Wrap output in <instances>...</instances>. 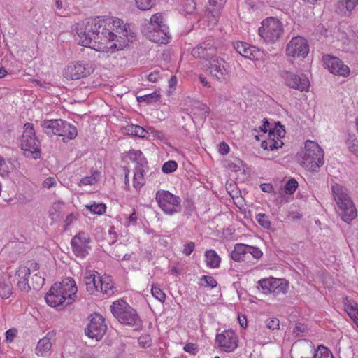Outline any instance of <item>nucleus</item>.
I'll use <instances>...</instances> for the list:
<instances>
[{
    "mask_svg": "<svg viewBox=\"0 0 358 358\" xmlns=\"http://www.w3.org/2000/svg\"><path fill=\"white\" fill-rule=\"evenodd\" d=\"M86 208L94 214L101 215L105 213L106 206L104 203H94L92 205L86 206Z\"/></svg>",
    "mask_w": 358,
    "mask_h": 358,
    "instance_id": "obj_44",
    "label": "nucleus"
},
{
    "mask_svg": "<svg viewBox=\"0 0 358 358\" xmlns=\"http://www.w3.org/2000/svg\"><path fill=\"white\" fill-rule=\"evenodd\" d=\"M184 350L185 352L194 355L197 351L196 345L194 343H187L184 346Z\"/></svg>",
    "mask_w": 358,
    "mask_h": 358,
    "instance_id": "obj_61",
    "label": "nucleus"
},
{
    "mask_svg": "<svg viewBox=\"0 0 358 358\" xmlns=\"http://www.w3.org/2000/svg\"><path fill=\"white\" fill-rule=\"evenodd\" d=\"M151 292L152 296L158 299L160 302H164L165 301L166 295L160 288L157 287H152Z\"/></svg>",
    "mask_w": 358,
    "mask_h": 358,
    "instance_id": "obj_52",
    "label": "nucleus"
},
{
    "mask_svg": "<svg viewBox=\"0 0 358 358\" xmlns=\"http://www.w3.org/2000/svg\"><path fill=\"white\" fill-rule=\"evenodd\" d=\"M151 134H152L153 137L160 140L161 141H164L166 140L164 133L161 131L152 129L151 131Z\"/></svg>",
    "mask_w": 358,
    "mask_h": 358,
    "instance_id": "obj_62",
    "label": "nucleus"
},
{
    "mask_svg": "<svg viewBox=\"0 0 358 358\" xmlns=\"http://www.w3.org/2000/svg\"><path fill=\"white\" fill-rule=\"evenodd\" d=\"M73 238H77V243L85 245L88 244L90 241V237L84 232H79Z\"/></svg>",
    "mask_w": 358,
    "mask_h": 358,
    "instance_id": "obj_56",
    "label": "nucleus"
},
{
    "mask_svg": "<svg viewBox=\"0 0 358 358\" xmlns=\"http://www.w3.org/2000/svg\"><path fill=\"white\" fill-rule=\"evenodd\" d=\"M59 129L57 135L62 136L63 141L64 142L73 139L77 136L78 131L76 127L65 121H64V124H62V126Z\"/></svg>",
    "mask_w": 358,
    "mask_h": 358,
    "instance_id": "obj_28",
    "label": "nucleus"
},
{
    "mask_svg": "<svg viewBox=\"0 0 358 358\" xmlns=\"http://www.w3.org/2000/svg\"><path fill=\"white\" fill-rule=\"evenodd\" d=\"M20 148L27 157L38 159L41 155L40 141L36 137L34 125L27 122L24 125V132L20 141Z\"/></svg>",
    "mask_w": 358,
    "mask_h": 358,
    "instance_id": "obj_5",
    "label": "nucleus"
},
{
    "mask_svg": "<svg viewBox=\"0 0 358 358\" xmlns=\"http://www.w3.org/2000/svg\"><path fill=\"white\" fill-rule=\"evenodd\" d=\"M308 327L302 323H296L293 327V334L298 337L303 336L308 331Z\"/></svg>",
    "mask_w": 358,
    "mask_h": 358,
    "instance_id": "obj_43",
    "label": "nucleus"
},
{
    "mask_svg": "<svg viewBox=\"0 0 358 358\" xmlns=\"http://www.w3.org/2000/svg\"><path fill=\"white\" fill-rule=\"evenodd\" d=\"M195 247V244L194 242L190 241L185 245L183 253L187 256L190 255V254L193 252Z\"/></svg>",
    "mask_w": 358,
    "mask_h": 358,
    "instance_id": "obj_59",
    "label": "nucleus"
},
{
    "mask_svg": "<svg viewBox=\"0 0 358 358\" xmlns=\"http://www.w3.org/2000/svg\"><path fill=\"white\" fill-rule=\"evenodd\" d=\"M258 284L264 294H271L274 296L285 295L288 289V283L285 279L265 278L259 280Z\"/></svg>",
    "mask_w": 358,
    "mask_h": 358,
    "instance_id": "obj_9",
    "label": "nucleus"
},
{
    "mask_svg": "<svg viewBox=\"0 0 358 358\" xmlns=\"http://www.w3.org/2000/svg\"><path fill=\"white\" fill-rule=\"evenodd\" d=\"M107 330L104 317L98 313L90 315V322L85 329V334L92 339L100 341Z\"/></svg>",
    "mask_w": 358,
    "mask_h": 358,
    "instance_id": "obj_10",
    "label": "nucleus"
},
{
    "mask_svg": "<svg viewBox=\"0 0 358 358\" xmlns=\"http://www.w3.org/2000/svg\"><path fill=\"white\" fill-rule=\"evenodd\" d=\"M292 350L296 358H312L315 352L313 343L306 340L295 343Z\"/></svg>",
    "mask_w": 358,
    "mask_h": 358,
    "instance_id": "obj_21",
    "label": "nucleus"
},
{
    "mask_svg": "<svg viewBox=\"0 0 358 358\" xmlns=\"http://www.w3.org/2000/svg\"><path fill=\"white\" fill-rule=\"evenodd\" d=\"M124 132L142 138H147L148 131L138 125L130 124L124 127Z\"/></svg>",
    "mask_w": 358,
    "mask_h": 358,
    "instance_id": "obj_32",
    "label": "nucleus"
},
{
    "mask_svg": "<svg viewBox=\"0 0 358 358\" xmlns=\"http://www.w3.org/2000/svg\"><path fill=\"white\" fill-rule=\"evenodd\" d=\"M29 275L30 268L27 266H20L16 271L17 286L20 290L27 292L31 289V283L29 282Z\"/></svg>",
    "mask_w": 358,
    "mask_h": 358,
    "instance_id": "obj_22",
    "label": "nucleus"
},
{
    "mask_svg": "<svg viewBox=\"0 0 358 358\" xmlns=\"http://www.w3.org/2000/svg\"><path fill=\"white\" fill-rule=\"evenodd\" d=\"M298 187V182L292 178L290 179L285 186V191L287 194H292Z\"/></svg>",
    "mask_w": 358,
    "mask_h": 358,
    "instance_id": "obj_48",
    "label": "nucleus"
},
{
    "mask_svg": "<svg viewBox=\"0 0 358 358\" xmlns=\"http://www.w3.org/2000/svg\"><path fill=\"white\" fill-rule=\"evenodd\" d=\"M125 251V245H124L122 243H119L109 251L110 256L115 259L117 260L123 259V260H128L130 259V255L129 254H124L123 255V252Z\"/></svg>",
    "mask_w": 358,
    "mask_h": 358,
    "instance_id": "obj_31",
    "label": "nucleus"
},
{
    "mask_svg": "<svg viewBox=\"0 0 358 358\" xmlns=\"http://www.w3.org/2000/svg\"><path fill=\"white\" fill-rule=\"evenodd\" d=\"M177 163L175 161L169 160L162 166V171L165 173H171L176 170Z\"/></svg>",
    "mask_w": 358,
    "mask_h": 358,
    "instance_id": "obj_47",
    "label": "nucleus"
},
{
    "mask_svg": "<svg viewBox=\"0 0 358 358\" xmlns=\"http://www.w3.org/2000/svg\"><path fill=\"white\" fill-rule=\"evenodd\" d=\"M269 125L270 123L268 122V120L264 118L263 120L262 125L259 126L258 129H255V131L256 132L262 131L263 133H266L267 131L268 130Z\"/></svg>",
    "mask_w": 358,
    "mask_h": 358,
    "instance_id": "obj_60",
    "label": "nucleus"
},
{
    "mask_svg": "<svg viewBox=\"0 0 358 358\" xmlns=\"http://www.w3.org/2000/svg\"><path fill=\"white\" fill-rule=\"evenodd\" d=\"M100 278H101V276H98L96 278L94 272L89 271L85 273L84 282L86 285V289L90 294L99 295L101 285V282H99Z\"/></svg>",
    "mask_w": 358,
    "mask_h": 358,
    "instance_id": "obj_23",
    "label": "nucleus"
},
{
    "mask_svg": "<svg viewBox=\"0 0 358 358\" xmlns=\"http://www.w3.org/2000/svg\"><path fill=\"white\" fill-rule=\"evenodd\" d=\"M234 47L241 55L250 59H255L257 53L259 52L255 47L241 41L236 42Z\"/></svg>",
    "mask_w": 358,
    "mask_h": 358,
    "instance_id": "obj_25",
    "label": "nucleus"
},
{
    "mask_svg": "<svg viewBox=\"0 0 358 358\" xmlns=\"http://www.w3.org/2000/svg\"><path fill=\"white\" fill-rule=\"evenodd\" d=\"M322 60L325 68L328 69L331 73L343 76H348L349 67L338 57L326 55L322 57Z\"/></svg>",
    "mask_w": 358,
    "mask_h": 358,
    "instance_id": "obj_17",
    "label": "nucleus"
},
{
    "mask_svg": "<svg viewBox=\"0 0 358 358\" xmlns=\"http://www.w3.org/2000/svg\"><path fill=\"white\" fill-rule=\"evenodd\" d=\"M156 0H135L136 7L141 10H149L155 4Z\"/></svg>",
    "mask_w": 358,
    "mask_h": 358,
    "instance_id": "obj_42",
    "label": "nucleus"
},
{
    "mask_svg": "<svg viewBox=\"0 0 358 358\" xmlns=\"http://www.w3.org/2000/svg\"><path fill=\"white\" fill-rule=\"evenodd\" d=\"M345 310L348 315L355 321V319H358V306L357 304H352L350 300L346 298L344 300Z\"/></svg>",
    "mask_w": 358,
    "mask_h": 358,
    "instance_id": "obj_36",
    "label": "nucleus"
},
{
    "mask_svg": "<svg viewBox=\"0 0 358 358\" xmlns=\"http://www.w3.org/2000/svg\"><path fill=\"white\" fill-rule=\"evenodd\" d=\"M334 200L338 206V213L343 221L349 223L357 215L355 206L348 196L346 189L335 184L331 187Z\"/></svg>",
    "mask_w": 358,
    "mask_h": 358,
    "instance_id": "obj_3",
    "label": "nucleus"
},
{
    "mask_svg": "<svg viewBox=\"0 0 358 358\" xmlns=\"http://www.w3.org/2000/svg\"><path fill=\"white\" fill-rule=\"evenodd\" d=\"M96 174H97V173L96 172V173H94L90 176H86V177L83 178L79 182V185H92L95 184L97 182V178L95 176Z\"/></svg>",
    "mask_w": 358,
    "mask_h": 358,
    "instance_id": "obj_50",
    "label": "nucleus"
},
{
    "mask_svg": "<svg viewBox=\"0 0 358 358\" xmlns=\"http://www.w3.org/2000/svg\"><path fill=\"white\" fill-rule=\"evenodd\" d=\"M64 124V120L61 119L44 120L41 125L43 131L48 136L57 135L59 128Z\"/></svg>",
    "mask_w": 358,
    "mask_h": 358,
    "instance_id": "obj_24",
    "label": "nucleus"
},
{
    "mask_svg": "<svg viewBox=\"0 0 358 358\" xmlns=\"http://www.w3.org/2000/svg\"><path fill=\"white\" fill-rule=\"evenodd\" d=\"M282 145L283 143L280 140V138H277V140H275V138H269L266 141H263L261 146L264 150H273L274 149L281 148Z\"/></svg>",
    "mask_w": 358,
    "mask_h": 358,
    "instance_id": "obj_35",
    "label": "nucleus"
},
{
    "mask_svg": "<svg viewBox=\"0 0 358 358\" xmlns=\"http://www.w3.org/2000/svg\"><path fill=\"white\" fill-rule=\"evenodd\" d=\"M297 161L308 171L318 172L324 164V151L315 142L307 141L304 150L297 155Z\"/></svg>",
    "mask_w": 358,
    "mask_h": 358,
    "instance_id": "obj_2",
    "label": "nucleus"
},
{
    "mask_svg": "<svg viewBox=\"0 0 358 358\" xmlns=\"http://www.w3.org/2000/svg\"><path fill=\"white\" fill-rule=\"evenodd\" d=\"M32 279H35V281H33L31 283V288L34 289H37L41 287L44 283V278L41 276H38L37 274L34 275V277Z\"/></svg>",
    "mask_w": 358,
    "mask_h": 358,
    "instance_id": "obj_57",
    "label": "nucleus"
},
{
    "mask_svg": "<svg viewBox=\"0 0 358 358\" xmlns=\"http://www.w3.org/2000/svg\"><path fill=\"white\" fill-rule=\"evenodd\" d=\"M160 94L158 91H155L154 92L148 94H145L143 96H138L136 97L138 102L139 103H146L147 104L156 103L160 99Z\"/></svg>",
    "mask_w": 358,
    "mask_h": 358,
    "instance_id": "obj_37",
    "label": "nucleus"
},
{
    "mask_svg": "<svg viewBox=\"0 0 358 358\" xmlns=\"http://www.w3.org/2000/svg\"><path fill=\"white\" fill-rule=\"evenodd\" d=\"M346 143L349 150L356 156H358V141L355 138V136H350Z\"/></svg>",
    "mask_w": 358,
    "mask_h": 358,
    "instance_id": "obj_45",
    "label": "nucleus"
},
{
    "mask_svg": "<svg viewBox=\"0 0 358 358\" xmlns=\"http://www.w3.org/2000/svg\"><path fill=\"white\" fill-rule=\"evenodd\" d=\"M281 75L288 87L301 92L308 91L310 82L304 75L299 76L288 71H283Z\"/></svg>",
    "mask_w": 358,
    "mask_h": 358,
    "instance_id": "obj_14",
    "label": "nucleus"
},
{
    "mask_svg": "<svg viewBox=\"0 0 358 358\" xmlns=\"http://www.w3.org/2000/svg\"><path fill=\"white\" fill-rule=\"evenodd\" d=\"M47 303L54 308L62 309L67 304V299L63 292L57 288V283L54 284L45 295Z\"/></svg>",
    "mask_w": 358,
    "mask_h": 358,
    "instance_id": "obj_18",
    "label": "nucleus"
},
{
    "mask_svg": "<svg viewBox=\"0 0 358 358\" xmlns=\"http://www.w3.org/2000/svg\"><path fill=\"white\" fill-rule=\"evenodd\" d=\"M284 31L282 22L278 18L270 17L264 20L259 27V35L267 43H275Z\"/></svg>",
    "mask_w": 358,
    "mask_h": 358,
    "instance_id": "obj_6",
    "label": "nucleus"
},
{
    "mask_svg": "<svg viewBox=\"0 0 358 358\" xmlns=\"http://www.w3.org/2000/svg\"><path fill=\"white\" fill-rule=\"evenodd\" d=\"M312 358H334L332 353L327 348L319 346L317 350H315L314 355Z\"/></svg>",
    "mask_w": 358,
    "mask_h": 358,
    "instance_id": "obj_41",
    "label": "nucleus"
},
{
    "mask_svg": "<svg viewBox=\"0 0 358 358\" xmlns=\"http://www.w3.org/2000/svg\"><path fill=\"white\" fill-rule=\"evenodd\" d=\"M57 288L64 293L67 299V304L72 303L76 297L78 288L75 280L71 278H66L61 282L57 283Z\"/></svg>",
    "mask_w": 358,
    "mask_h": 358,
    "instance_id": "obj_20",
    "label": "nucleus"
},
{
    "mask_svg": "<svg viewBox=\"0 0 358 358\" xmlns=\"http://www.w3.org/2000/svg\"><path fill=\"white\" fill-rule=\"evenodd\" d=\"M217 48L212 38H208L196 45L192 51L194 57L210 61L216 57Z\"/></svg>",
    "mask_w": 358,
    "mask_h": 358,
    "instance_id": "obj_15",
    "label": "nucleus"
},
{
    "mask_svg": "<svg viewBox=\"0 0 358 358\" xmlns=\"http://www.w3.org/2000/svg\"><path fill=\"white\" fill-rule=\"evenodd\" d=\"M13 293V286L9 281L0 282V296L2 299H8Z\"/></svg>",
    "mask_w": 358,
    "mask_h": 358,
    "instance_id": "obj_38",
    "label": "nucleus"
},
{
    "mask_svg": "<svg viewBox=\"0 0 358 358\" xmlns=\"http://www.w3.org/2000/svg\"><path fill=\"white\" fill-rule=\"evenodd\" d=\"M143 31L151 41L166 44L169 41V27L164 23L162 13H157L150 17L145 24Z\"/></svg>",
    "mask_w": 358,
    "mask_h": 358,
    "instance_id": "obj_4",
    "label": "nucleus"
},
{
    "mask_svg": "<svg viewBox=\"0 0 358 358\" xmlns=\"http://www.w3.org/2000/svg\"><path fill=\"white\" fill-rule=\"evenodd\" d=\"M248 245L243 243H236L231 252V257L235 262L244 261L247 255Z\"/></svg>",
    "mask_w": 358,
    "mask_h": 358,
    "instance_id": "obj_29",
    "label": "nucleus"
},
{
    "mask_svg": "<svg viewBox=\"0 0 358 358\" xmlns=\"http://www.w3.org/2000/svg\"><path fill=\"white\" fill-rule=\"evenodd\" d=\"M100 289L99 290V294H103L108 296L112 295L113 292L114 284L110 276L103 275L101 278L99 280Z\"/></svg>",
    "mask_w": 358,
    "mask_h": 358,
    "instance_id": "obj_30",
    "label": "nucleus"
},
{
    "mask_svg": "<svg viewBox=\"0 0 358 358\" xmlns=\"http://www.w3.org/2000/svg\"><path fill=\"white\" fill-rule=\"evenodd\" d=\"M156 201L166 214L173 215L180 210V199L169 191H158L156 193Z\"/></svg>",
    "mask_w": 358,
    "mask_h": 358,
    "instance_id": "obj_8",
    "label": "nucleus"
},
{
    "mask_svg": "<svg viewBox=\"0 0 358 358\" xmlns=\"http://www.w3.org/2000/svg\"><path fill=\"white\" fill-rule=\"evenodd\" d=\"M229 152V145L225 143H222L220 144L219 146V152L222 155H227Z\"/></svg>",
    "mask_w": 358,
    "mask_h": 358,
    "instance_id": "obj_63",
    "label": "nucleus"
},
{
    "mask_svg": "<svg viewBox=\"0 0 358 358\" xmlns=\"http://www.w3.org/2000/svg\"><path fill=\"white\" fill-rule=\"evenodd\" d=\"M229 66L221 57H215L206 64V71L213 78L219 80H223L229 75Z\"/></svg>",
    "mask_w": 358,
    "mask_h": 358,
    "instance_id": "obj_13",
    "label": "nucleus"
},
{
    "mask_svg": "<svg viewBox=\"0 0 358 358\" xmlns=\"http://www.w3.org/2000/svg\"><path fill=\"white\" fill-rule=\"evenodd\" d=\"M358 0H342L338 1L339 7H345L348 11H351L355 8Z\"/></svg>",
    "mask_w": 358,
    "mask_h": 358,
    "instance_id": "obj_49",
    "label": "nucleus"
},
{
    "mask_svg": "<svg viewBox=\"0 0 358 358\" xmlns=\"http://www.w3.org/2000/svg\"><path fill=\"white\" fill-rule=\"evenodd\" d=\"M267 328L269 329H278L280 325L279 320L277 318H269L265 321Z\"/></svg>",
    "mask_w": 358,
    "mask_h": 358,
    "instance_id": "obj_55",
    "label": "nucleus"
},
{
    "mask_svg": "<svg viewBox=\"0 0 358 358\" xmlns=\"http://www.w3.org/2000/svg\"><path fill=\"white\" fill-rule=\"evenodd\" d=\"M182 111L189 115L194 122L195 120L204 121L210 113V108L199 101L187 98Z\"/></svg>",
    "mask_w": 358,
    "mask_h": 358,
    "instance_id": "obj_11",
    "label": "nucleus"
},
{
    "mask_svg": "<svg viewBox=\"0 0 358 358\" xmlns=\"http://www.w3.org/2000/svg\"><path fill=\"white\" fill-rule=\"evenodd\" d=\"M201 280L204 281L206 283L205 286L210 288H214L217 285L215 278L210 275H203L201 278Z\"/></svg>",
    "mask_w": 358,
    "mask_h": 358,
    "instance_id": "obj_54",
    "label": "nucleus"
},
{
    "mask_svg": "<svg viewBox=\"0 0 358 358\" xmlns=\"http://www.w3.org/2000/svg\"><path fill=\"white\" fill-rule=\"evenodd\" d=\"M142 162H137L134 169V187L136 189L141 188L144 184V173H145V166L143 163L146 164L144 162V159L141 160Z\"/></svg>",
    "mask_w": 358,
    "mask_h": 358,
    "instance_id": "obj_27",
    "label": "nucleus"
},
{
    "mask_svg": "<svg viewBox=\"0 0 358 358\" xmlns=\"http://www.w3.org/2000/svg\"><path fill=\"white\" fill-rule=\"evenodd\" d=\"M54 336L53 332H49L45 337L40 339L36 348V353L38 355L44 356L50 350Z\"/></svg>",
    "mask_w": 358,
    "mask_h": 358,
    "instance_id": "obj_26",
    "label": "nucleus"
},
{
    "mask_svg": "<svg viewBox=\"0 0 358 358\" xmlns=\"http://www.w3.org/2000/svg\"><path fill=\"white\" fill-rule=\"evenodd\" d=\"M268 136L269 138H280L285 136V130L280 122L276 124L275 128L269 129Z\"/></svg>",
    "mask_w": 358,
    "mask_h": 358,
    "instance_id": "obj_40",
    "label": "nucleus"
},
{
    "mask_svg": "<svg viewBox=\"0 0 358 358\" xmlns=\"http://www.w3.org/2000/svg\"><path fill=\"white\" fill-rule=\"evenodd\" d=\"M220 13L219 9H213L210 10H208L207 13L206 14V17L208 20V24L207 26L209 27H214L219 19Z\"/></svg>",
    "mask_w": 358,
    "mask_h": 358,
    "instance_id": "obj_39",
    "label": "nucleus"
},
{
    "mask_svg": "<svg viewBox=\"0 0 358 358\" xmlns=\"http://www.w3.org/2000/svg\"><path fill=\"white\" fill-rule=\"evenodd\" d=\"M56 180L55 178L49 177L46 178L43 182V187L44 188L50 189L56 185Z\"/></svg>",
    "mask_w": 358,
    "mask_h": 358,
    "instance_id": "obj_58",
    "label": "nucleus"
},
{
    "mask_svg": "<svg viewBox=\"0 0 358 358\" xmlns=\"http://www.w3.org/2000/svg\"><path fill=\"white\" fill-rule=\"evenodd\" d=\"M247 255H252L255 259H259L262 256V252L259 248L248 245Z\"/></svg>",
    "mask_w": 358,
    "mask_h": 358,
    "instance_id": "obj_53",
    "label": "nucleus"
},
{
    "mask_svg": "<svg viewBox=\"0 0 358 358\" xmlns=\"http://www.w3.org/2000/svg\"><path fill=\"white\" fill-rule=\"evenodd\" d=\"M113 316L122 324L134 326L140 322L139 317L133 308L125 301L118 300L113 303L110 306Z\"/></svg>",
    "mask_w": 358,
    "mask_h": 358,
    "instance_id": "obj_7",
    "label": "nucleus"
},
{
    "mask_svg": "<svg viewBox=\"0 0 358 358\" xmlns=\"http://www.w3.org/2000/svg\"><path fill=\"white\" fill-rule=\"evenodd\" d=\"M257 222L264 229H269L271 227V222L268 217L264 213H259L256 216Z\"/></svg>",
    "mask_w": 358,
    "mask_h": 358,
    "instance_id": "obj_46",
    "label": "nucleus"
},
{
    "mask_svg": "<svg viewBox=\"0 0 358 358\" xmlns=\"http://www.w3.org/2000/svg\"><path fill=\"white\" fill-rule=\"evenodd\" d=\"M206 265L213 268L219 267L221 258L214 250H209L205 252Z\"/></svg>",
    "mask_w": 358,
    "mask_h": 358,
    "instance_id": "obj_33",
    "label": "nucleus"
},
{
    "mask_svg": "<svg viewBox=\"0 0 358 358\" xmlns=\"http://www.w3.org/2000/svg\"><path fill=\"white\" fill-rule=\"evenodd\" d=\"M287 55L296 57H305L309 52V46L306 40L301 36L293 38L287 44L286 48Z\"/></svg>",
    "mask_w": 358,
    "mask_h": 358,
    "instance_id": "obj_16",
    "label": "nucleus"
},
{
    "mask_svg": "<svg viewBox=\"0 0 358 358\" xmlns=\"http://www.w3.org/2000/svg\"><path fill=\"white\" fill-rule=\"evenodd\" d=\"M94 68L88 63L71 62L64 70V76L67 80H78L90 76Z\"/></svg>",
    "mask_w": 358,
    "mask_h": 358,
    "instance_id": "obj_12",
    "label": "nucleus"
},
{
    "mask_svg": "<svg viewBox=\"0 0 358 358\" xmlns=\"http://www.w3.org/2000/svg\"><path fill=\"white\" fill-rule=\"evenodd\" d=\"M77 238H72L71 244L74 254L80 258H84L88 254V246L77 243Z\"/></svg>",
    "mask_w": 358,
    "mask_h": 358,
    "instance_id": "obj_34",
    "label": "nucleus"
},
{
    "mask_svg": "<svg viewBox=\"0 0 358 358\" xmlns=\"http://www.w3.org/2000/svg\"><path fill=\"white\" fill-rule=\"evenodd\" d=\"M216 341L225 352H232L238 346V337L231 330H225L216 336Z\"/></svg>",
    "mask_w": 358,
    "mask_h": 358,
    "instance_id": "obj_19",
    "label": "nucleus"
},
{
    "mask_svg": "<svg viewBox=\"0 0 358 358\" xmlns=\"http://www.w3.org/2000/svg\"><path fill=\"white\" fill-rule=\"evenodd\" d=\"M122 24V20L117 17L85 19L76 24V40L82 46L96 51L108 52L113 48L121 49L122 37L117 34L127 36V33Z\"/></svg>",
    "mask_w": 358,
    "mask_h": 358,
    "instance_id": "obj_1",
    "label": "nucleus"
},
{
    "mask_svg": "<svg viewBox=\"0 0 358 358\" xmlns=\"http://www.w3.org/2000/svg\"><path fill=\"white\" fill-rule=\"evenodd\" d=\"M260 188L262 191L264 192H272L273 190V187L271 184L264 183L260 185Z\"/></svg>",
    "mask_w": 358,
    "mask_h": 358,
    "instance_id": "obj_64",
    "label": "nucleus"
},
{
    "mask_svg": "<svg viewBox=\"0 0 358 358\" xmlns=\"http://www.w3.org/2000/svg\"><path fill=\"white\" fill-rule=\"evenodd\" d=\"M183 11L186 13H192L196 9L194 0H185L182 5Z\"/></svg>",
    "mask_w": 358,
    "mask_h": 358,
    "instance_id": "obj_51",
    "label": "nucleus"
}]
</instances>
